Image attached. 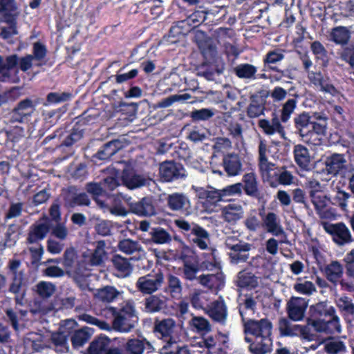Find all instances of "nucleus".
<instances>
[{
  "label": "nucleus",
  "mask_w": 354,
  "mask_h": 354,
  "mask_svg": "<svg viewBox=\"0 0 354 354\" xmlns=\"http://www.w3.org/2000/svg\"><path fill=\"white\" fill-rule=\"evenodd\" d=\"M245 339L251 343L250 351L252 354H266L272 349V322L268 319L254 320L249 319L245 322Z\"/></svg>",
  "instance_id": "1"
},
{
  "label": "nucleus",
  "mask_w": 354,
  "mask_h": 354,
  "mask_svg": "<svg viewBox=\"0 0 354 354\" xmlns=\"http://www.w3.org/2000/svg\"><path fill=\"white\" fill-rule=\"evenodd\" d=\"M165 283V276L160 270L152 271L140 277L136 287L143 295H152L159 290Z\"/></svg>",
  "instance_id": "2"
},
{
  "label": "nucleus",
  "mask_w": 354,
  "mask_h": 354,
  "mask_svg": "<svg viewBox=\"0 0 354 354\" xmlns=\"http://www.w3.org/2000/svg\"><path fill=\"white\" fill-rule=\"evenodd\" d=\"M191 189L195 193L196 198L202 201L203 207L208 211H213L220 202H223L219 189L212 186L203 187L192 185Z\"/></svg>",
  "instance_id": "3"
},
{
  "label": "nucleus",
  "mask_w": 354,
  "mask_h": 354,
  "mask_svg": "<svg viewBox=\"0 0 354 354\" xmlns=\"http://www.w3.org/2000/svg\"><path fill=\"white\" fill-rule=\"evenodd\" d=\"M187 238L190 243L201 250L209 251L207 261L209 262L214 260L215 250L209 248L211 243L210 234L207 230L199 225L194 224L192 232L187 234Z\"/></svg>",
  "instance_id": "4"
},
{
  "label": "nucleus",
  "mask_w": 354,
  "mask_h": 354,
  "mask_svg": "<svg viewBox=\"0 0 354 354\" xmlns=\"http://www.w3.org/2000/svg\"><path fill=\"white\" fill-rule=\"evenodd\" d=\"M278 328L282 336H299L308 342L313 340L315 337L308 325L294 324L286 318H281L279 320Z\"/></svg>",
  "instance_id": "5"
},
{
  "label": "nucleus",
  "mask_w": 354,
  "mask_h": 354,
  "mask_svg": "<svg viewBox=\"0 0 354 354\" xmlns=\"http://www.w3.org/2000/svg\"><path fill=\"white\" fill-rule=\"evenodd\" d=\"M326 232L332 236L333 241L338 245H344L352 241V235L348 227L342 222L337 223H322Z\"/></svg>",
  "instance_id": "6"
},
{
  "label": "nucleus",
  "mask_w": 354,
  "mask_h": 354,
  "mask_svg": "<svg viewBox=\"0 0 354 354\" xmlns=\"http://www.w3.org/2000/svg\"><path fill=\"white\" fill-rule=\"evenodd\" d=\"M168 207L175 212H182L185 216L192 214V202L184 193L175 192L167 198Z\"/></svg>",
  "instance_id": "7"
},
{
  "label": "nucleus",
  "mask_w": 354,
  "mask_h": 354,
  "mask_svg": "<svg viewBox=\"0 0 354 354\" xmlns=\"http://www.w3.org/2000/svg\"><path fill=\"white\" fill-rule=\"evenodd\" d=\"M267 146L261 141L259 145V167L263 180L270 182L278 173L274 164L269 162L266 157Z\"/></svg>",
  "instance_id": "8"
},
{
  "label": "nucleus",
  "mask_w": 354,
  "mask_h": 354,
  "mask_svg": "<svg viewBox=\"0 0 354 354\" xmlns=\"http://www.w3.org/2000/svg\"><path fill=\"white\" fill-rule=\"evenodd\" d=\"M308 301L303 297H292L286 304L288 317L294 322H300L305 317Z\"/></svg>",
  "instance_id": "9"
},
{
  "label": "nucleus",
  "mask_w": 354,
  "mask_h": 354,
  "mask_svg": "<svg viewBox=\"0 0 354 354\" xmlns=\"http://www.w3.org/2000/svg\"><path fill=\"white\" fill-rule=\"evenodd\" d=\"M159 176L162 181L171 182L186 175L184 168L180 165L172 161H165L160 165Z\"/></svg>",
  "instance_id": "10"
},
{
  "label": "nucleus",
  "mask_w": 354,
  "mask_h": 354,
  "mask_svg": "<svg viewBox=\"0 0 354 354\" xmlns=\"http://www.w3.org/2000/svg\"><path fill=\"white\" fill-rule=\"evenodd\" d=\"M50 220L48 216L44 215L30 227L27 238L28 242L34 243L44 239L50 231Z\"/></svg>",
  "instance_id": "11"
},
{
  "label": "nucleus",
  "mask_w": 354,
  "mask_h": 354,
  "mask_svg": "<svg viewBox=\"0 0 354 354\" xmlns=\"http://www.w3.org/2000/svg\"><path fill=\"white\" fill-rule=\"evenodd\" d=\"M205 313L214 322L225 325L227 319V308L223 299L211 303L205 309Z\"/></svg>",
  "instance_id": "12"
},
{
  "label": "nucleus",
  "mask_w": 354,
  "mask_h": 354,
  "mask_svg": "<svg viewBox=\"0 0 354 354\" xmlns=\"http://www.w3.org/2000/svg\"><path fill=\"white\" fill-rule=\"evenodd\" d=\"M307 325H308L309 327L312 326L316 331L319 333H334L335 332L339 333L341 331L339 319L335 316L331 317L330 319L327 321L308 319Z\"/></svg>",
  "instance_id": "13"
},
{
  "label": "nucleus",
  "mask_w": 354,
  "mask_h": 354,
  "mask_svg": "<svg viewBox=\"0 0 354 354\" xmlns=\"http://www.w3.org/2000/svg\"><path fill=\"white\" fill-rule=\"evenodd\" d=\"M122 179L123 184L130 189H135L147 185L151 181V179L129 169L123 171Z\"/></svg>",
  "instance_id": "14"
},
{
  "label": "nucleus",
  "mask_w": 354,
  "mask_h": 354,
  "mask_svg": "<svg viewBox=\"0 0 354 354\" xmlns=\"http://www.w3.org/2000/svg\"><path fill=\"white\" fill-rule=\"evenodd\" d=\"M258 125L267 136L279 134L283 138L285 136L284 128L281 124L280 119L277 115H274L270 120L268 119L259 120Z\"/></svg>",
  "instance_id": "15"
},
{
  "label": "nucleus",
  "mask_w": 354,
  "mask_h": 354,
  "mask_svg": "<svg viewBox=\"0 0 354 354\" xmlns=\"http://www.w3.org/2000/svg\"><path fill=\"white\" fill-rule=\"evenodd\" d=\"M168 298L162 294L151 295L145 299L144 310L147 313H156L167 308Z\"/></svg>",
  "instance_id": "16"
},
{
  "label": "nucleus",
  "mask_w": 354,
  "mask_h": 354,
  "mask_svg": "<svg viewBox=\"0 0 354 354\" xmlns=\"http://www.w3.org/2000/svg\"><path fill=\"white\" fill-rule=\"evenodd\" d=\"M124 292L119 290L112 286H106L95 290L93 293L94 298L104 304H108L122 297Z\"/></svg>",
  "instance_id": "17"
},
{
  "label": "nucleus",
  "mask_w": 354,
  "mask_h": 354,
  "mask_svg": "<svg viewBox=\"0 0 354 354\" xmlns=\"http://www.w3.org/2000/svg\"><path fill=\"white\" fill-rule=\"evenodd\" d=\"M351 38V30L344 26H338L328 31V40L337 45L347 46Z\"/></svg>",
  "instance_id": "18"
},
{
  "label": "nucleus",
  "mask_w": 354,
  "mask_h": 354,
  "mask_svg": "<svg viewBox=\"0 0 354 354\" xmlns=\"http://www.w3.org/2000/svg\"><path fill=\"white\" fill-rule=\"evenodd\" d=\"M244 211L239 203H232L223 207L221 209L223 219L230 223H235L243 217Z\"/></svg>",
  "instance_id": "19"
},
{
  "label": "nucleus",
  "mask_w": 354,
  "mask_h": 354,
  "mask_svg": "<svg viewBox=\"0 0 354 354\" xmlns=\"http://www.w3.org/2000/svg\"><path fill=\"white\" fill-rule=\"evenodd\" d=\"M263 226L267 232L278 236L285 234L279 216L274 212H268L263 218Z\"/></svg>",
  "instance_id": "20"
},
{
  "label": "nucleus",
  "mask_w": 354,
  "mask_h": 354,
  "mask_svg": "<svg viewBox=\"0 0 354 354\" xmlns=\"http://www.w3.org/2000/svg\"><path fill=\"white\" fill-rule=\"evenodd\" d=\"M178 326L172 318H166L156 321L154 326L156 332L160 333L164 337H169L171 339L177 332Z\"/></svg>",
  "instance_id": "21"
},
{
  "label": "nucleus",
  "mask_w": 354,
  "mask_h": 354,
  "mask_svg": "<svg viewBox=\"0 0 354 354\" xmlns=\"http://www.w3.org/2000/svg\"><path fill=\"white\" fill-rule=\"evenodd\" d=\"M137 322L138 317L117 313L113 322V327L115 330L121 333H129L135 327Z\"/></svg>",
  "instance_id": "22"
},
{
  "label": "nucleus",
  "mask_w": 354,
  "mask_h": 354,
  "mask_svg": "<svg viewBox=\"0 0 354 354\" xmlns=\"http://www.w3.org/2000/svg\"><path fill=\"white\" fill-rule=\"evenodd\" d=\"M346 163V160L343 155L334 153L326 158L325 160L326 169L328 174L335 176L345 169Z\"/></svg>",
  "instance_id": "23"
},
{
  "label": "nucleus",
  "mask_w": 354,
  "mask_h": 354,
  "mask_svg": "<svg viewBox=\"0 0 354 354\" xmlns=\"http://www.w3.org/2000/svg\"><path fill=\"white\" fill-rule=\"evenodd\" d=\"M310 196L311 201L314 205L317 213L322 218H326L328 217V213L324 210V208L327 206L328 200L326 196L320 192L310 191Z\"/></svg>",
  "instance_id": "24"
},
{
  "label": "nucleus",
  "mask_w": 354,
  "mask_h": 354,
  "mask_svg": "<svg viewBox=\"0 0 354 354\" xmlns=\"http://www.w3.org/2000/svg\"><path fill=\"white\" fill-rule=\"evenodd\" d=\"M131 211L139 216H152L156 213L151 201L148 198H143L141 201L130 204Z\"/></svg>",
  "instance_id": "25"
},
{
  "label": "nucleus",
  "mask_w": 354,
  "mask_h": 354,
  "mask_svg": "<svg viewBox=\"0 0 354 354\" xmlns=\"http://www.w3.org/2000/svg\"><path fill=\"white\" fill-rule=\"evenodd\" d=\"M198 280L202 286L211 290H218L224 286V276L222 273L203 274Z\"/></svg>",
  "instance_id": "26"
},
{
  "label": "nucleus",
  "mask_w": 354,
  "mask_h": 354,
  "mask_svg": "<svg viewBox=\"0 0 354 354\" xmlns=\"http://www.w3.org/2000/svg\"><path fill=\"white\" fill-rule=\"evenodd\" d=\"M120 251L126 254H139L140 256H145V252L141 244L131 239H124L121 240L118 245Z\"/></svg>",
  "instance_id": "27"
},
{
  "label": "nucleus",
  "mask_w": 354,
  "mask_h": 354,
  "mask_svg": "<svg viewBox=\"0 0 354 354\" xmlns=\"http://www.w3.org/2000/svg\"><path fill=\"white\" fill-rule=\"evenodd\" d=\"M294 156L296 163L302 169L308 170L311 162V156L308 149L302 145H297L294 147Z\"/></svg>",
  "instance_id": "28"
},
{
  "label": "nucleus",
  "mask_w": 354,
  "mask_h": 354,
  "mask_svg": "<svg viewBox=\"0 0 354 354\" xmlns=\"http://www.w3.org/2000/svg\"><path fill=\"white\" fill-rule=\"evenodd\" d=\"M112 262L114 268L117 271V276L119 277H129L133 270V267L130 263L129 259L120 256L115 255L113 257Z\"/></svg>",
  "instance_id": "29"
},
{
  "label": "nucleus",
  "mask_w": 354,
  "mask_h": 354,
  "mask_svg": "<svg viewBox=\"0 0 354 354\" xmlns=\"http://www.w3.org/2000/svg\"><path fill=\"white\" fill-rule=\"evenodd\" d=\"M223 164L229 176H236L241 170V162L236 154L229 153L226 155L223 158Z\"/></svg>",
  "instance_id": "30"
},
{
  "label": "nucleus",
  "mask_w": 354,
  "mask_h": 354,
  "mask_svg": "<svg viewBox=\"0 0 354 354\" xmlns=\"http://www.w3.org/2000/svg\"><path fill=\"white\" fill-rule=\"evenodd\" d=\"M147 347L153 349L151 344L146 339H129L125 346L126 351L129 354H143Z\"/></svg>",
  "instance_id": "31"
},
{
  "label": "nucleus",
  "mask_w": 354,
  "mask_h": 354,
  "mask_svg": "<svg viewBox=\"0 0 354 354\" xmlns=\"http://www.w3.org/2000/svg\"><path fill=\"white\" fill-rule=\"evenodd\" d=\"M265 111L264 100L259 96L252 95L251 102L247 109V114L251 118L263 115Z\"/></svg>",
  "instance_id": "32"
},
{
  "label": "nucleus",
  "mask_w": 354,
  "mask_h": 354,
  "mask_svg": "<svg viewBox=\"0 0 354 354\" xmlns=\"http://www.w3.org/2000/svg\"><path fill=\"white\" fill-rule=\"evenodd\" d=\"M190 328L201 334L208 333L212 330V326L208 319L202 316H193L189 322Z\"/></svg>",
  "instance_id": "33"
},
{
  "label": "nucleus",
  "mask_w": 354,
  "mask_h": 354,
  "mask_svg": "<svg viewBox=\"0 0 354 354\" xmlns=\"http://www.w3.org/2000/svg\"><path fill=\"white\" fill-rule=\"evenodd\" d=\"M310 115L306 112H303L294 118L295 127L301 137H304L306 132L309 131L313 122L310 121Z\"/></svg>",
  "instance_id": "34"
},
{
  "label": "nucleus",
  "mask_w": 354,
  "mask_h": 354,
  "mask_svg": "<svg viewBox=\"0 0 354 354\" xmlns=\"http://www.w3.org/2000/svg\"><path fill=\"white\" fill-rule=\"evenodd\" d=\"M110 339L106 337H100L89 345L86 354H104L109 347Z\"/></svg>",
  "instance_id": "35"
},
{
  "label": "nucleus",
  "mask_w": 354,
  "mask_h": 354,
  "mask_svg": "<svg viewBox=\"0 0 354 354\" xmlns=\"http://www.w3.org/2000/svg\"><path fill=\"white\" fill-rule=\"evenodd\" d=\"M324 272L330 281L337 283L343 274V268L339 262L333 261L326 266Z\"/></svg>",
  "instance_id": "36"
},
{
  "label": "nucleus",
  "mask_w": 354,
  "mask_h": 354,
  "mask_svg": "<svg viewBox=\"0 0 354 354\" xmlns=\"http://www.w3.org/2000/svg\"><path fill=\"white\" fill-rule=\"evenodd\" d=\"M309 312L313 317H319L324 315L333 316L334 309L332 306H328L326 301H320L311 305Z\"/></svg>",
  "instance_id": "37"
},
{
  "label": "nucleus",
  "mask_w": 354,
  "mask_h": 354,
  "mask_svg": "<svg viewBox=\"0 0 354 354\" xmlns=\"http://www.w3.org/2000/svg\"><path fill=\"white\" fill-rule=\"evenodd\" d=\"M51 341L55 349L58 353H64L68 351L67 335L59 330L51 335Z\"/></svg>",
  "instance_id": "38"
},
{
  "label": "nucleus",
  "mask_w": 354,
  "mask_h": 354,
  "mask_svg": "<svg viewBox=\"0 0 354 354\" xmlns=\"http://www.w3.org/2000/svg\"><path fill=\"white\" fill-rule=\"evenodd\" d=\"M234 72L239 78L254 80L257 68L250 64H241L234 68Z\"/></svg>",
  "instance_id": "39"
},
{
  "label": "nucleus",
  "mask_w": 354,
  "mask_h": 354,
  "mask_svg": "<svg viewBox=\"0 0 354 354\" xmlns=\"http://www.w3.org/2000/svg\"><path fill=\"white\" fill-rule=\"evenodd\" d=\"M77 253L74 248H67L63 255V266L67 274H71L77 262Z\"/></svg>",
  "instance_id": "40"
},
{
  "label": "nucleus",
  "mask_w": 354,
  "mask_h": 354,
  "mask_svg": "<svg viewBox=\"0 0 354 354\" xmlns=\"http://www.w3.org/2000/svg\"><path fill=\"white\" fill-rule=\"evenodd\" d=\"M105 245L106 244L104 241L97 242L95 249L89 259V263L91 266H99L103 262L104 258L106 256Z\"/></svg>",
  "instance_id": "41"
},
{
  "label": "nucleus",
  "mask_w": 354,
  "mask_h": 354,
  "mask_svg": "<svg viewBox=\"0 0 354 354\" xmlns=\"http://www.w3.org/2000/svg\"><path fill=\"white\" fill-rule=\"evenodd\" d=\"M119 142L113 140L105 144L103 148L97 153V158L100 160H107L117 153L119 149Z\"/></svg>",
  "instance_id": "42"
},
{
  "label": "nucleus",
  "mask_w": 354,
  "mask_h": 354,
  "mask_svg": "<svg viewBox=\"0 0 354 354\" xmlns=\"http://www.w3.org/2000/svg\"><path fill=\"white\" fill-rule=\"evenodd\" d=\"M91 332L88 328L77 330L73 334L71 342L75 347L83 346L91 337Z\"/></svg>",
  "instance_id": "43"
},
{
  "label": "nucleus",
  "mask_w": 354,
  "mask_h": 354,
  "mask_svg": "<svg viewBox=\"0 0 354 354\" xmlns=\"http://www.w3.org/2000/svg\"><path fill=\"white\" fill-rule=\"evenodd\" d=\"M168 290L171 297L178 299L181 297L183 286L180 280L177 277L169 276Z\"/></svg>",
  "instance_id": "44"
},
{
  "label": "nucleus",
  "mask_w": 354,
  "mask_h": 354,
  "mask_svg": "<svg viewBox=\"0 0 354 354\" xmlns=\"http://www.w3.org/2000/svg\"><path fill=\"white\" fill-rule=\"evenodd\" d=\"M256 306L255 300L251 297H245L239 304V313L242 317L243 323L247 322L245 315L247 314H253Z\"/></svg>",
  "instance_id": "45"
},
{
  "label": "nucleus",
  "mask_w": 354,
  "mask_h": 354,
  "mask_svg": "<svg viewBox=\"0 0 354 354\" xmlns=\"http://www.w3.org/2000/svg\"><path fill=\"white\" fill-rule=\"evenodd\" d=\"M297 104V100L295 98L288 99L283 104L281 111L280 120L283 122H286L289 120L291 115L295 110Z\"/></svg>",
  "instance_id": "46"
},
{
  "label": "nucleus",
  "mask_w": 354,
  "mask_h": 354,
  "mask_svg": "<svg viewBox=\"0 0 354 354\" xmlns=\"http://www.w3.org/2000/svg\"><path fill=\"white\" fill-rule=\"evenodd\" d=\"M325 350L328 354H344L346 347L343 342L338 339H331L325 344Z\"/></svg>",
  "instance_id": "47"
},
{
  "label": "nucleus",
  "mask_w": 354,
  "mask_h": 354,
  "mask_svg": "<svg viewBox=\"0 0 354 354\" xmlns=\"http://www.w3.org/2000/svg\"><path fill=\"white\" fill-rule=\"evenodd\" d=\"M12 15H10V16H3V21L9 24L8 27H3L1 28L0 35L4 39H8L12 35L17 34L16 23Z\"/></svg>",
  "instance_id": "48"
},
{
  "label": "nucleus",
  "mask_w": 354,
  "mask_h": 354,
  "mask_svg": "<svg viewBox=\"0 0 354 354\" xmlns=\"http://www.w3.org/2000/svg\"><path fill=\"white\" fill-rule=\"evenodd\" d=\"M239 284L241 287L255 288L259 284L258 278L251 272L239 273Z\"/></svg>",
  "instance_id": "49"
},
{
  "label": "nucleus",
  "mask_w": 354,
  "mask_h": 354,
  "mask_svg": "<svg viewBox=\"0 0 354 354\" xmlns=\"http://www.w3.org/2000/svg\"><path fill=\"white\" fill-rule=\"evenodd\" d=\"M192 96L189 93L181 95H173L167 98L162 99L157 105L158 108H167L171 106L176 102H185L191 99Z\"/></svg>",
  "instance_id": "50"
},
{
  "label": "nucleus",
  "mask_w": 354,
  "mask_h": 354,
  "mask_svg": "<svg viewBox=\"0 0 354 354\" xmlns=\"http://www.w3.org/2000/svg\"><path fill=\"white\" fill-rule=\"evenodd\" d=\"M150 234L153 241L158 244H165L169 243L171 240L169 233L160 227L153 229Z\"/></svg>",
  "instance_id": "51"
},
{
  "label": "nucleus",
  "mask_w": 354,
  "mask_h": 354,
  "mask_svg": "<svg viewBox=\"0 0 354 354\" xmlns=\"http://www.w3.org/2000/svg\"><path fill=\"white\" fill-rule=\"evenodd\" d=\"M244 190L248 195H255L257 192V183L254 174H246L243 176Z\"/></svg>",
  "instance_id": "52"
},
{
  "label": "nucleus",
  "mask_w": 354,
  "mask_h": 354,
  "mask_svg": "<svg viewBox=\"0 0 354 354\" xmlns=\"http://www.w3.org/2000/svg\"><path fill=\"white\" fill-rule=\"evenodd\" d=\"M226 247L232 252H248L250 250V245L246 243L234 239L233 237H227L225 241Z\"/></svg>",
  "instance_id": "53"
},
{
  "label": "nucleus",
  "mask_w": 354,
  "mask_h": 354,
  "mask_svg": "<svg viewBox=\"0 0 354 354\" xmlns=\"http://www.w3.org/2000/svg\"><path fill=\"white\" fill-rule=\"evenodd\" d=\"M351 198V194L339 187L336 188L335 195L333 198L335 203L338 205L342 209L346 210L348 207V201Z\"/></svg>",
  "instance_id": "54"
},
{
  "label": "nucleus",
  "mask_w": 354,
  "mask_h": 354,
  "mask_svg": "<svg viewBox=\"0 0 354 354\" xmlns=\"http://www.w3.org/2000/svg\"><path fill=\"white\" fill-rule=\"evenodd\" d=\"M15 111L20 115H30L35 111V105L30 100L26 99L18 104Z\"/></svg>",
  "instance_id": "55"
},
{
  "label": "nucleus",
  "mask_w": 354,
  "mask_h": 354,
  "mask_svg": "<svg viewBox=\"0 0 354 354\" xmlns=\"http://www.w3.org/2000/svg\"><path fill=\"white\" fill-rule=\"evenodd\" d=\"M219 190L221 194L223 201H225V198L227 197L241 194L242 184L240 183H235L233 185L226 186L223 189H219Z\"/></svg>",
  "instance_id": "56"
},
{
  "label": "nucleus",
  "mask_w": 354,
  "mask_h": 354,
  "mask_svg": "<svg viewBox=\"0 0 354 354\" xmlns=\"http://www.w3.org/2000/svg\"><path fill=\"white\" fill-rule=\"evenodd\" d=\"M315 86L319 88V90L325 93H328L333 96L338 94V91L331 83H330L328 77H325L323 75L319 80V82L317 83Z\"/></svg>",
  "instance_id": "57"
},
{
  "label": "nucleus",
  "mask_w": 354,
  "mask_h": 354,
  "mask_svg": "<svg viewBox=\"0 0 354 354\" xmlns=\"http://www.w3.org/2000/svg\"><path fill=\"white\" fill-rule=\"evenodd\" d=\"M26 339L31 342V346L35 351H40L47 346L44 337L41 335L30 333Z\"/></svg>",
  "instance_id": "58"
},
{
  "label": "nucleus",
  "mask_w": 354,
  "mask_h": 354,
  "mask_svg": "<svg viewBox=\"0 0 354 354\" xmlns=\"http://www.w3.org/2000/svg\"><path fill=\"white\" fill-rule=\"evenodd\" d=\"M207 18V13L205 11L197 10L192 13L186 20L182 21V23H186L187 24L193 27L198 26L201 23L203 22Z\"/></svg>",
  "instance_id": "59"
},
{
  "label": "nucleus",
  "mask_w": 354,
  "mask_h": 354,
  "mask_svg": "<svg viewBox=\"0 0 354 354\" xmlns=\"http://www.w3.org/2000/svg\"><path fill=\"white\" fill-rule=\"evenodd\" d=\"M79 319L82 321H84L88 324L95 325L97 326L99 328L102 330H109L111 329L109 325L105 322L104 321L100 320L97 318L93 317L88 314H82L79 316Z\"/></svg>",
  "instance_id": "60"
},
{
  "label": "nucleus",
  "mask_w": 354,
  "mask_h": 354,
  "mask_svg": "<svg viewBox=\"0 0 354 354\" xmlns=\"http://www.w3.org/2000/svg\"><path fill=\"white\" fill-rule=\"evenodd\" d=\"M47 54V49L44 44L39 41L34 43L32 47L33 59L39 62L42 61ZM37 66H41V63H38Z\"/></svg>",
  "instance_id": "61"
},
{
  "label": "nucleus",
  "mask_w": 354,
  "mask_h": 354,
  "mask_svg": "<svg viewBox=\"0 0 354 354\" xmlns=\"http://www.w3.org/2000/svg\"><path fill=\"white\" fill-rule=\"evenodd\" d=\"M294 289L295 291L300 294L310 295L313 292H316V287L313 282L306 281L301 283H296L294 285Z\"/></svg>",
  "instance_id": "62"
},
{
  "label": "nucleus",
  "mask_w": 354,
  "mask_h": 354,
  "mask_svg": "<svg viewBox=\"0 0 354 354\" xmlns=\"http://www.w3.org/2000/svg\"><path fill=\"white\" fill-rule=\"evenodd\" d=\"M55 290V286L50 282L41 281L37 286V291L42 297H50Z\"/></svg>",
  "instance_id": "63"
},
{
  "label": "nucleus",
  "mask_w": 354,
  "mask_h": 354,
  "mask_svg": "<svg viewBox=\"0 0 354 354\" xmlns=\"http://www.w3.org/2000/svg\"><path fill=\"white\" fill-rule=\"evenodd\" d=\"M51 234L59 240L66 239L68 235V230L64 223H59L52 227Z\"/></svg>",
  "instance_id": "64"
}]
</instances>
